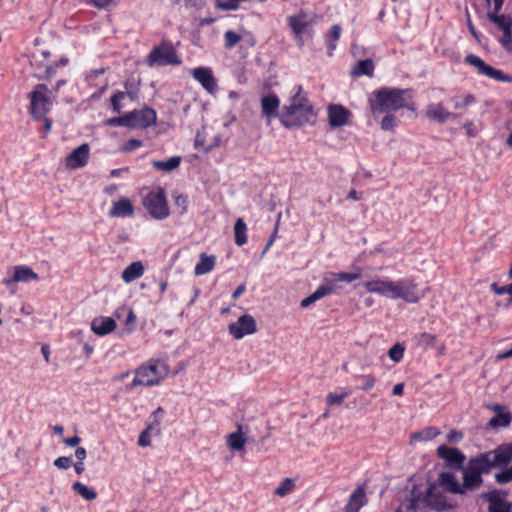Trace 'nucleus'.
I'll list each match as a JSON object with an SVG mask.
<instances>
[{"mask_svg": "<svg viewBox=\"0 0 512 512\" xmlns=\"http://www.w3.org/2000/svg\"><path fill=\"white\" fill-rule=\"evenodd\" d=\"M192 76L202 87L209 93H213L217 89V83L213 76L212 70L208 67H198L192 70Z\"/></svg>", "mask_w": 512, "mask_h": 512, "instance_id": "19", "label": "nucleus"}, {"mask_svg": "<svg viewBox=\"0 0 512 512\" xmlns=\"http://www.w3.org/2000/svg\"><path fill=\"white\" fill-rule=\"evenodd\" d=\"M417 344L422 348L434 347L436 345V336L423 332L417 336Z\"/></svg>", "mask_w": 512, "mask_h": 512, "instance_id": "41", "label": "nucleus"}, {"mask_svg": "<svg viewBox=\"0 0 512 512\" xmlns=\"http://www.w3.org/2000/svg\"><path fill=\"white\" fill-rule=\"evenodd\" d=\"M314 117L313 107L309 104L302 86H296V92L288 105L282 107L278 115L281 124L286 128H298L311 121Z\"/></svg>", "mask_w": 512, "mask_h": 512, "instance_id": "3", "label": "nucleus"}, {"mask_svg": "<svg viewBox=\"0 0 512 512\" xmlns=\"http://www.w3.org/2000/svg\"><path fill=\"white\" fill-rule=\"evenodd\" d=\"M181 162L180 156H173L167 160H156L152 162V165L155 169L170 172L176 169Z\"/></svg>", "mask_w": 512, "mask_h": 512, "instance_id": "33", "label": "nucleus"}, {"mask_svg": "<svg viewBox=\"0 0 512 512\" xmlns=\"http://www.w3.org/2000/svg\"><path fill=\"white\" fill-rule=\"evenodd\" d=\"M488 19L503 31L501 39L503 46L506 47L512 44V18L506 15H497L496 12H489Z\"/></svg>", "mask_w": 512, "mask_h": 512, "instance_id": "15", "label": "nucleus"}, {"mask_svg": "<svg viewBox=\"0 0 512 512\" xmlns=\"http://www.w3.org/2000/svg\"><path fill=\"white\" fill-rule=\"evenodd\" d=\"M453 116L441 103L429 104L425 110V117L439 124L445 123Z\"/></svg>", "mask_w": 512, "mask_h": 512, "instance_id": "22", "label": "nucleus"}, {"mask_svg": "<svg viewBox=\"0 0 512 512\" xmlns=\"http://www.w3.org/2000/svg\"><path fill=\"white\" fill-rule=\"evenodd\" d=\"M142 145V142L137 139H130L124 146V151L131 152Z\"/></svg>", "mask_w": 512, "mask_h": 512, "instance_id": "57", "label": "nucleus"}, {"mask_svg": "<svg viewBox=\"0 0 512 512\" xmlns=\"http://www.w3.org/2000/svg\"><path fill=\"white\" fill-rule=\"evenodd\" d=\"M90 147L84 143L74 149L66 158V165L72 169L84 167L89 159Z\"/></svg>", "mask_w": 512, "mask_h": 512, "instance_id": "17", "label": "nucleus"}, {"mask_svg": "<svg viewBox=\"0 0 512 512\" xmlns=\"http://www.w3.org/2000/svg\"><path fill=\"white\" fill-rule=\"evenodd\" d=\"M493 411L496 413L494 417L489 420L488 425L492 428L508 427L512 421V415L509 411H506L505 406L496 405L493 407Z\"/></svg>", "mask_w": 512, "mask_h": 512, "instance_id": "24", "label": "nucleus"}, {"mask_svg": "<svg viewBox=\"0 0 512 512\" xmlns=\"http://www.w3.org/2000/svg\"><path fill=\"white\" fill-rule=\"evenodd\" d=\"M242 427L238 426V430L234 433H231L227 436V445L233 451H243L246 443L245 438L243 437Z\"/></svg>", "mask_w": 512, "mask_h": 512, "instance_id": "31", "label": "nucleus"}, {"mask_svg": "<svg viewBox=\"0 0 512 512\" xmlns=\"http://www.w3.org/2000/svg\"><path fill=\"white\" fill-rule=\"evenodd\" d=\"M323 297H325V292L322 291V290H319L317 288L316 291L313 292L311 295H309L308 297L302 299V301L300 303V306L302 308H307L310 305H312L313 303H315L316 301L322 299Z\"/></svg>", "mask_w": 512, "mask_h": 512, "instance_id": "43", "label": "nucleus"}, {"mask_svg": "<svg viewBox=\"0 0 512 512\" xmlns=\"http://www.w3.org/2000/svg\"><path fill=\"white\" fill-rule=\"evenodd\" d=\"M373 99H370V108L373 114L390 113L402 108L415 111L411 89H399L383 87L373 92Z\"/></svg>", "mask_w": 512, "mask_h": 512, "instance_id": "2", "label": "nucleus"}, {"mask_svg": "<svg viewBox=\"0 0 512 512\" xmlns=\"http://www.w3.org/2000/svg\"><path fill=\"white\" fill-rule=\"evenodd\" d=\"M391 281L386 280H371L364 284L365 289L369 293H376L385 297L389 295Z\"/></svg>", "mask_w": 512, "mask_h": 512, "instance_id": "29", "label": "nucleus"}, {"mask_svg": "<svg viewBox=\"0 0 512 512\" xmlns=\"http://www.w3.org/2000/svg\"><path fill=\"white\" fill-rule=\"evenodd\" d=\"M246 290V285L244 283L240 284L236 290L232 294V298L236 300L238 297H240Z\"/></svg>", "mask_w": 512, "mask_h": 512, "instance_id": "64", "label": "nucleus"}, {"mask_svg": "<svg viewBox=\"0 0 512 512\" xmlns=\"http://www.w3.org/2000/svg\"><path fill=\"white\" fill-rule=\"evenodd\" d=\"M338 282L337 277H334V279L327 280L325 283L321 284L318 289L324 291L325 296L330 295L341 288Z\"/></svg>", "mask_w": 512, "mask_h": 512, "instance_id": "44", "label": "nucleus"}, {"mask_svg": "<svg viewBox=\"0 0 512 512\" xmlns=\"http://www.w3.org/2000/svg\"><path fill=\"white\" fill-rule=\"evenodd\" d=\"M13 276L11 278H5L2 283L6 286H10L13 283L18 282H31V281H38L39 276L37 273L33 271L32 268L26 265H19L15 266L13 268Z\"/></svg>", "mask_w": 512, "mask_h": 512, "instance_id": "16", "label": "nucleus"}, {"mask_svg": "<svg viewBox=\"0 0 512 512\" xmlns=\"http://www.w3.org/2000/svg\"><path fill=\"white\" fill-rule=\"evenodd\" d=\"M72 489L87 501H92L97 498V492L81 482H74Z\"/></svg>", "mask_w": 512, "mask_h": 512, "instance_id": "37", "label": "nucleus"}, {"mask_svg": "<svg viewBox=\"0 0 512 512\" xmlns=\"http://www.w3.org/2000/svg\"><path fill=\"white\" fill-rule=\"evenodd\" d=\"M143 204L155 219L162 220L169 216V208L162 188L149 192L144 198Z\"/></svg>", "mask_w": 512, "mask_h": 512, "instance_id": "6", "label": "nucleus"}, {"mask_svg": "<svg viewBox=\"0 0 512 512\" xmlns=\"http://www.w3.org/2000/svg\"><path fill=\"white\" fill-rule=\"evenodd\" d=\"M215 7L223 11H235L239 8V5L234 0H216Z\"/></svg>", "mask_w": 512, "mask_h": 512, "instance_id": "49", "label": "nucleus"}, {"mask_svg": "<svg viewBox=\"0 0 512 512\" xmlns=\"http://www.w3.org/2000/svg\"><path fill=\"white\" fill-rule=\"evenodd\" d=\"M427 506L432 510L443 512L454 509L456 506L447 500V497L439 491H436V484L429 483L424 493Z\"/></svg>", "mask_w": 512, "mask_h": 512, "instance_id": "11", "label": "nucleus"}, {"mask_svg": "<svg viewBox=\"0 0 512 512\" xmlns=\"http://www.w3.org/2000/svg\"><path fill=\"white\" fill-rule=\"evenodd\" d=\"M437 454L445 461L447 467L454 470H460L463 467L465 455L459 449L441 445L437 449Z\"/></svg>", "mask_w": 512, "mask_h": 512, "instance_id": "14", "label": "nucleus"}, {"mask_svg": "<svg viewBox=\"0 0 512 512\" xmlns=\"http://www.w3.org/2000/svg\"><path fill=\"white\" fill-rule=\"evenodd\" d=\"M147 63L150 66L178 65L181 63V59L170 43L163 42L160 46L153 48L148 55Z\"/></svg>", "mask_w": 512, "mask_h": 512, "instance_id": "7", "label": "nucleus"}, {"mask_svg": "<svg viewBox=\"0 0 512 512\" xmlns=\"http://www.w3.org/2000/svg\"><path fill=\"white\" fill-rule=\"evenodd\" d=\"M463 438V434L456 430H452L447 434V440L450 442H458Z\"/></svg>", "mask_w": 512, "mask_h": 512, "instance_id": "58", "label": "nucleus"}, {"mask_svg": "<svg viewBox=\"0 0 512 512\" xmlns=\"http://www.w3.org/2000/svg\"><path fill=\"white\" fill-rule=\"evenodd\" d=\"M507 466L502 467L503 469L494 475L495 481L500 485L512 482V465Z\"/></svg>", "mask_w": 512, "mask_h": 512, "instance_id": "40", "label": "nucleus"}, {"mask_svg": "<svg viewBox=\"0 0 512 512\" xmlns=\"http://www.w3.org/2000/svg\"><path fill=\"white\" fill-rule=\"evenodd\" d=\"M295 489V480L292 478H285L279 486L275 489L274 495L284 497L290 494Z\"/></svg>", "mask_w": 512, "mask_h": 512, "instance_id": "38", "label": "nucleus"}, {"mask_svg": "<svg viewBox=\"0 0 512 512\" xmlns=\"http://www.w3.org/2000/svg\"><path fill=\"white\" fill-rule=\"evenodd\" d=\"M130 117L129 128H147L156 122V112L154 109L145 107L141 110H134L127 113Z\"/></svg>", "mask_w": 512, "mask_h": 512, "instance_id": "12", "label": "nucleus"}, {"mask_svg": "<svg viewBox=\"0 0 512 512\" xmlns=\"http://www.w3.org/2000/svg\"><path fill=\"white\" fill-rule=\"evenodd\" d=\"M438 484L448 493L464 496L461 483L456 475L451 472H441L438 476Z\"/></svg>", "mask_w": 512, "mask_h": 512, "instance_id": "20", "label": "nucleus"}, {"mask_svg": "<svg viewBox=\"0 0 512 512\" xmlns=\"http://www.w3.org/2000/svg\"><path fill=\"white\" fill-rule=\"evenodd\" d=\"M424 441L432 440L440 434V431L433 426L426 427L422 430Z\"/></svg>", "mask_w": 512, "mask_h": 512, "instance_id": "54", "label": "nucleus"}, {"mask_svg": "<svg viewBox=\"0 0 512 512\" xmlns=\"http://www.w3.org/2000/svg\"><path fill=\"white\" fill-rule=\"evenodd\" d=\"M343 399L342 397L340 396V394H337V393H329L326 397V404L328 406H333V405H341L343 403Z\"/></svg>", "mask_w": 512, "mask_h": 512, "instance_id": "55", "label": "nucleus"}, {"mask_svg": "<svg viewBox=\"0 0 512 512\" xmlns=\"http://www.w3.org/2000/svg\"><path fill=\"white\" fill-rule=\"evenodd\" d=\"M387 115L382 119L380 125L381 129L385 131H394L396 127V117L390 113H386Z\"/></svg>", "mask_w": 512, "mask_h": 512, "instance_id": "48", "label": "nucleus"}, {"mask_svg": "<svg viewBox=\"0 0 512 512\" xmlns=\"http://www.w3.org/2000/svg\"><path fill=\"white\" fill-rule=\"evenodd\" d=\"M144 273V266L142 262L136 261L128 265L122 272V280L125 283H130L140 278Z\"/></svg>", "mask_w": 512, "mask_h": 512, "instance_id": "28", "label": "nucleus"}, {"mask_svg": "<svg viewBox=\"0 0 512 512\" xmlns=\"http://www.w3.org/2000/svg\"><path fill=\"white\" fill-rule=\"evenodd\" d=\"M491 288L493 289V291L497 294V295H504V294H509V289H508V286H502V287H499L497 285V283H493L491 285Z\"/></svg>", "mask_w": 512, "mask_h": 512, "instance_id": "59", "label": "nucleus"}, {"mask_svg": "<svg viewBox=\"0 0 512 512\" xmlns=\"http://www.w3.org/2000/svg\"><path fill=\"white\" fill-rule=\"evenodd\" d=\"M58 68V64H52V65H48L45 67V71H44V75L43 76H39L38 78H44V79H51L52 76L56 73V70Z\"/></svg>", "mask_w": 512, "mask_h": 512, "instance_id": "56", "label": "nucleus"}, {"mask_svg": "<svg viewBox=\"0 0 512 512\" xmlns=\"http://www.w3.org/2000/svg\"><path fill=\"white\" fill-rule=\"evenodd\" d=\"M54 465L59 469H68L72 466L70 457L60 456L54 461Z\"/></svg>", "mask_w": 512, "mask_h": 512, "instance_id": "53", "label": "nucleus"}, {"mask_svg": "<svg viewBox=\"0 0 512 512\" xmlns=\"http://www.w3.org/2000/svg\"><path fill=\"white\" fill-rule=\"evenodd\" d=\"M477 497L488 503L487 512H512V503L507 500L506 490L492 489L478 494Z\"/></svg>", "mask_w": 512, "mask_h": 512, "instance_id": "8", "label": "nucleus"}, {"mask_svg": "<svg viewBox=\"0 0 512 512\" xmlns=\"http://www.w3.org/2000/svg\"><path fill=\"white\" fill-rule=\"evenodd\" d=\"M511 461L512 443L502 444L493 450L470 457L466 466L460 469L464 495L482 486L484 474H489L492 469L505 467Z\"/></svg>", "mask_w": 512, "mask_h": 512, "instance_id": "1", "label": "nucleus"}, {"mask_svg": "<svg viewBox=\"0 0 512 512\" xmlns=\"http://www.w3.org/2000/svg\"><path fill=\"white\" fill-rule=\"evenodd\" d=\"M174 204L178 209L179 214H184L187 210L188 198L186 195L174 193L173 194Z\"/></svg>", "mask_w": 512, "mask_h": 512, "instance_id": "45", "label": "nucleus"}, {"mask_svg": "<svg viewBox=\"0 0 512 512\" xmlns=\"http://www.w3.org/2000/svg\"><path fill=\"white\" fill-rule=\"evenodd\" d=\"M374 72V64L371 59L360 60L352 69V77L369 76L371 77Z\"/></svg>", "mask_w": 512, "mask_h": 512, "instance_id": "30", "label": "nucleus"}, {"mask_svg": "<svg viewBox=\"0 0 512 512\" xmlns=\"http://www.w3.org/2000/svg\"><path fill=\"white\" fill-rule=\"evenodd\" d=\"M113 0H90V2L97 8H105L110 3H112Z\"/></svg>", "mask_w": 512, "mask_h": 512, "instance_id": "63", "label": "nucleus"}, {"mask_svg": "<svg viewBox=\"0 0 512 512\" xmlns=\"http://www.w3.org/2000/svg\"><path fill=\"white\" fill-rule=\"evenodd\" d=\"M366 494L362 486H358L350 495L345 512H359V510L366 504Z\"/></svg>", "mask_w": 512, "mask_h": 512, "instance_id": "25", "label": "nucleus"}, {"mask_svg": "<svg viewBox=\"0 0 512 512\" xmlns=\"http://www.w3.org/2000/svg\"><path fill=\"white\" fill-rule=\"evenodd\" d=\"M388 355L390 359L393 360L394 362H399L403 358L404 347L401 344L397 343L389 349Z\"/></svg>", "mask_w": 512, "mask_h": 512, "instance_id": "47", "label": "nucleus"}, {"mask_svg": "<svg viewBox=\"0 0 512 512\" xmlns=\"http://www.w3.org/2000/svg\"><path fill=\"white\" fill-rule=\"evenodd\" d=\"M116 328V322L111 317H97L91 323V330L99 336H104Z\"/></svg>", "mask_w": 512, "mask_h": 512, "instance_id": "23", "label": "nucleus"}, {"mask_svg": "<svg viewBox=\"0 0 512 512\" xmlns=\"http://www.w3.org/2000/svg\"><path fill=\"white\" fill-rule=\"evenodd\" d=\"M427 508L425 496L420 493L408 501L407 512H426Z\"/></svg>", "mask_w": 512, "mask_h": 512, "instance_id": "35", "label": "nucleus"}, {"mask_svg": "<svg viewBox=\"0 0 512 512\" xmlns=\"http://www.w3.org/2000/svg\"><path fill=\"white\" fill-rule=\"evenodd\" d=\"M63 442L69 447H75L81 442V438L75 435L71 438H65Z\"/></svg>", "mask_w": 512, "mask_h": 512, "instance_id": "60", "label": "nucleus"}, {"mask_svg": "<svg viewBox=\"0 0 512 512\" xmlns=\"http://www.w3.org/2000/svg\"><path fill=\"white\" fill-rule=\"evenodd\" d=\"M261 112L267 119L269 124L273 117H278V109L280 107V100L276 94H268L261 98Z\"/></svg>", "mask_w": 512, "mask_h": 512, "instance_id": "21", "label": "nucleus"}, {"mask_svg": "<svg viewBox=\"0 0 512 512\" xmlns=\"http://www.w3.org/2000/svg\"><path fill=\"white\" fill-rule=\"evenodd\" d=\"M228 330L235 339H241L245 335L256 332V321L251 315L245 314L239 317L235 323L230 324Z\"/></svg>", "mask_w": 512, "mask_h": 512, "instance_id": "13", "label": "nucleus"}, {"mask_svg": "<svg viewBox=\"0 0 512 512\" xmlns=\"http://www.w3.org/2000/svg\"><path fill=\"white\" fill-rule=\"evenodd\" d=\"M160 426V419H155L150 422L146 429H144L138 439V445L147 447L151 445L150 432Z\"/></svg>", "mask_w": 512, "mask_h": 512, "instance_id": "36", "label": "nucleus"}, {"mask_svg": "<svg viewBox=\"0 0 512 512\" xmlns=\"http://www.w3.org/2000/svg\"><path fill=\"white\" fill-rule=\"evenodd\" d=\"M361 378L364 380V383L362 386L359 387V389L364 390V391H369L374 387V385L376 383L375 376L369 374V375H362Z\"/></svg>", "mask_w": 512, "mask_h": 512, "instance_id": "52", "label": "nucleus"}, {"mask_svg": "<svg viewBox=\"0 0 512 512\" xmlns=\"http://www.w3.org/2000/svg\"><path fill=\"white\" fill-rule=\"evenodd\" d=\"M129 118L130 117H128V115L125 114V115L120 116V117L109 118V119L105 120L104 124L106 126H110V127L123 126V127H128L129 128V124H128V122L130 121Z\"/></svg>", "mask_w": 512, "mask_h": 512, "instance_id": "46", "label": "nucleus"}, {"mask_svg": "<svg viewBox=\"0 0 512 512\" xmlns=\"http://www.w3.org/2000/svg\"><path fill=\"white\" fill-rule=\"evenodd\" d=\"M422 297L418 285L413 279L391 281L388 298L402 299L407 303H417Z\"/></svg>", "mask_w": 512, "mask_h": 512, "instance_id": "5", "label": "nucleus"}, {"mask_svg": "<svg viewBox=\"0 0 512 512\" xmlns=\"http://www.w3.org/2000/svg\"><path fill=\"white\" fill-rule=\"evenodd\" d=\"M199 259L194 269L196 276L205 275L214 269L216 263V257L214 255H207L203 252L200 254Z\"/></svg>", "mask_w": 512, "mask_h": 512, "instance_id": "27", "label": "nucleus"}, {"mask_svg": "<svg viewBox=\"0 0 512 512\" xmlns=\"http://www.w3.org/2000/svg\"><path fill=\"white\" fill-rule=\"evenodd\" d=\"M134 209L131 201L123 197L113 203L112 208L109 211L110 217H128L133 215Z\"/></svg>", "mask_w": 512, "mask_h": 512, "instance_id": "26", "label": "nucleus"}, {"mask_svg": "<svg viewBox=\"0 0 512 512\" xmlns=\"http://www.w3.org/2000/svg\"><path fill=\"white\" fill-rule=\"evenodd\" d=\"M125 99V94H123V91H118L111 97V105L113 108V111L117 114L121 113L122 105L121 101Z\"/></svg>", "mask_w": 512, "mask_h": 512, "instance_id": "50", "label": "nucleus"}, {"mask_svg": "<svg viewBox=\"0 0 512 512\" xmlns=\"http://www.w3.org/2000/svg\"><path fill=\"white\" fill-rule=\"evenodd\" d=\"M341 27L339 25H333L330 30H329V33H328V38H329V41L327 42V47H328V54L331 56L332 55V52L335 50L336 48V44L335 42L339 40L340 38V35H341Z\"/></svg>", "mask_w": 512, "mask_h": 512, "instance_id": "39", "label": "nucleus"}, {"mask_svg": "<svg viewBox=\"0 0 512 512\" xmlns=\"http://www.w3.org/2000/svg\"><path fill=\"white\" fill-rule=\"evenodd\" d=\"M305 18H306V16L304 14L303 15H293L288 18L289 26L292 29L293 33L297 37H300L304 33V31L307 27Z\"/></svg>", "mask_w": 512, "mask_h": 512, "instance_id": "34", "label": "nucleus"}, {"mask_svg": "<svg viewBox=\"0 0 512 512\" xmlns=\"http://www.w3.org/2000/svg\"><path fill=\"white\" fill-rule=\"evenodd\" d=\"M235 243L243 246L247 243V225L242 218H238L234 225Z\"/></svg>", "mask_w": 512, "mask_h": 512, "instance_id": "32", "label": "nucleus"}, {"mask_svg": "<svg viewBox=\"0 0 512 512\" xmlns=\"http://www.w3.org/2000/svg\"><path fill=\"white\" fill-rule=\"evenodd\" d=\"M465 62L471 66H474L478 73L494 79L499 82H512V77L508 74H505L502 70H498L493 68L492 66L486 64L479 56L474 54H469L465 58Z\"/></svg>", "mask_w": 512, "mask_h": 512, "instance_id": "9", "label": "nucleus"}, {"mask_svg": "<svg viewBox=\"0 0 512 512\" xmlns=\"http://www.w3.org/2000/svg\"><path fill=\"white\" fill-rule=\"evenodd\" d=\"M350 111L339 104H330L328 106L329 124L333 128L341 127L347 124Z\"/></svg>", "mask_w": 512, "mask_h": 512, "instance_id": "18", "label": "nucleus"}, {"mask_svg": "<svg viewBox=\"0 0 512 512\" xmlns=\"http://www.w3.org/2000/svg\"><path fill=\"white\" fill-rule=\"evenodd\" d=\"M86 456H87V452L84 447H78L75 450V457L78 459V461H84Z\"/></svg>", "mask_w": 512, "mask_h": 512, "instance_id": "62", "label": "nucleus"}, {"mask_svg": "<svg viewBox=\"0 0 512 512\" xmlns=\"http://www.w3.org/2000/svg\"><path fill=\"white\" fill-rule=\"evenodd\" d=\"M333 276L337 277L338 281L347 282V283H351L360 278L359 273H347V272L333 274Z\"/></svg>", "mask_w": 512, "mask_h": 512, "instance_id": "51", "label": "nucleus"}, {"mask_svg": "<svg viewBox=\"0 0 512 512\" xmlns=\"http://www.w3.org/2000/svg\"><path fill=\"white\" fill-rule=\"evenodd\" d=\"M40 121H43V124H44V125H43V130H44V133H45V134H48V133L51 131V128H52V120H51V119H49V118L47 117V115H46V116H44V118H42Z\"/></svg>", "mask_w": 512, "mask_h": 512, "instance_id": "61", "label": "nucleus"}, {"mask_svg": "<svg viewBox=\"0 0 512 512\" xmlns=\"http://www.w3.org/2000/svg\"><path fill=\"white\" fill-rule=\"evenodd\" d=\"M29 98L30 114L34 120L39 121L49 113L52 106L48 86L46 84H37L29 93Z\"/></svg>", "mask_w": 512, "mask_h": 512, "instance_id": "4", "label": "nucleus"}, {"mask_svg": "<svg viewBox=\"0 0 512 512\" xmlns=\"http://www.w3.org/2000/svg\"><path fill=\"white\" fill-rule=\"evenodd\" d=\"M225 48L232 49L236 44L242 40V36L232 30H228L224 34Z\"/></svg>", "mask_w": 512, "mask_h": 512, "instance_id": "42", "label": "nucleus"}, {"mask_svg": "<svg viewBox=\"0 0 512 512\" xmlns=\"http://www.w3.org/2000/svg\"><path fill=\"white\" fill-rule=\"evenodd\" d=\"M158 369V365L156 364L140 367L136 371V375L129 388L133 389L136 386H153L158 384L165 376V374H161Z\"/></svg>", "mask_w": 512, "mask_h": 512, "instance_id": "10", "label": "nucleus"}]
</instances>
